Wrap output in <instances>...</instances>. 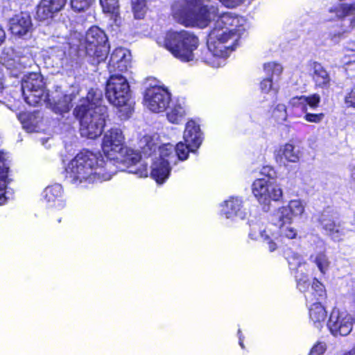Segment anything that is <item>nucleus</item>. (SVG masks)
<instances>
[{"label": "nucleus", "mask_w": 355, "mask_h": 355, "mask_svg": "<svg viewBox=\"0 0 355 355\" xmlns=\"http://www.w3.org/2000/svg\"><path fill=\"white\" fill-rule=\"evenodd\" d=\"M131 4L135 17L143 18L146 11V0H131Z\"/></svg>", "instance_id": "f704fd0d"}, {"label": "nucleus", "mask_w": 355, "mask_h": 355, "mask_svg": "<svg viewBox=\"0 0 355 355\" xmlns=\"http://www.w3.org/2000/svg\"><path fill=\"white\" fill-rule=\"evenodd\" d=\"M10 30L19 37H29L33 31L32 19L29 14L21 12L10 19Z\"/></svg>", "instance_id": "2eb2a0df"}, {"label": "nucleus", "mask_w": 355, "mask_h": 355, "mask_svg": "<svg viewBox=\"0 0 355 355\" xmlns=\"http://www.w3.org/2000/svg\"><path fill=\"white\" fill-rule=\"evenodd\" d=\"M105 96L114 106L128 116L132 110L130 89L127 78L122 74H111L107 82Z\"/></svg>", "instance_id": "0eeeda50"}, {"label": "nucleus", "mask_w": 355, "mask_h": 355, "mask_svg": "<svg viewBox=\"0 0 355 355\" xmlns=\"http://www.w3.org/2000/svg\"><path fill=\"white\" fill-rule=\"evenodd\" d=\"M173 146L167 144L159 148V155L153 154L151 159L150 175L158 184L163 183L169 176L171 165L176 164Z\"/></svg>", "instance_id": "6e6552de"}, {"label": "nucleus", "mask_w": 355, "mask_h": 355, "mask_svg": "<svg viewBox=\"0 0 355 355\" xmlns=\"http://www.w3.org/2000/svg\"><path fill=\"white\" fill-rule=\"evenodd\" d=\"M139 147L141 148L142 155L124 146L112 159L121 165L118 166L121 170H127L128 173L135 174L139 178H146L148 173L146 159L151 157L157 148L154 138L149 135L144 136L139 141Z\"/></svg>", "instance_id": "39448f33"}, {"label": "nucleus", "mask_w": 355, "mask_h": 355, "mask_svg": "<svg viewBox=\"0 0 355 355\" xmlns=\"http://www.w3.org/2000/svg\"><path fill=\"white\" fill-rule=\"evenodd\" d=\"M21 90L24 100L30 105L36 106L50 101L44 89L43 78L40 73H32L25 76L21 82Z\"/></svg>", "instance_id": "1a4fd4ad"}, {"label": "nucleus", "mask_w": 355, "mask_h": 355, "mask_svg": "<svg viewBox=\"0 0 355 355\" xmlns=\"http://www.w3.org/2000/svg\"><path fill=\"white\" fill-rule=\"evenodd\" d=\"M131 64V55L128 57H126L123 60L118 62L114 67V72L110 73L111 74H121L120 73H123L128 71V69L130 67Z\"/></svg>", "instance_id": "c9c22d12"}, {"label": "nucleus", "mask_w": 355, "mask_h": 355, "mask_svg": "<svg viewBox=\"0 0 355 355\" xmlns=\"http://www.w3.org/2000/svg\"><path fill=\"white\" fill-rule=\"evenodd\" d=\"M313 263L322 273H325L329 269L330 261L324 252H319L311 257Z\"/></svg>", "instance_id": "2f4dec72"}, {"label": "nucleus", "mask_w": 355, "mask_h": 355, "mask_svg": "<svg viewBox=\"0 0 355 355\" xmlns=\"http://www.w3.org/2000/svg\"><path fill=\"white\" fill-rule=\"evenodd\" d=\"M309 318L315 327H322L327 318L324 306L319 302L313 303L309 308Z\"/></svg>", "instance_id": "393cba45"}, {"label": "nucleus", "mask_w": 355, "mask_h": 355, "mask_svg": "<svg viewBox=\"0 0 355 355\" xmlns=\"http://www.w3.org/2000/svg\"><path fill=\"white\" fill-rule=\"evenodd\" d=\"M5 64L6 65V67H7L8 68H10V67H12V64L6 63V64Z\"/></svg>", "instance_id": "09e8293b"}, {"label": "nucleus", "mask_w": 355, "mask_h": 355, "mask_svg": "<svg viewBox=\"0 0 355 355\" xmlns=\"http://www.w3.org/2000/svg\"><path fill=\"white\" fill-rule=\"evenodd\" d=\"M304 211L305 202L303 200H291L286 205L276 208L270 214V221L278 229L277 232H271L259 220L251 221L249 236L255 241L262 239L270 252H274L278 248V242L297 237V230L293 226V218L301 216Z\"/></svg>", "instance_id": "7ed1b4c3"}, {"label": "nucleus", "mask_w": 355, "mask_h": 355, "mask_svg": "<svg viewBox=\"0 0 355 355\" xmlns=\"http://www.w3.org/2000/svg\"><path fill=\"white\" fill-rule=\"evenodd\" d=\"M301 155L302 153L299 147L291 143L279 146L278 150L275 151L276 159L280 162H283L285 160L288 162L295 163L300 160Z\"/></svg>", "instance_id": "4be33fe9"}, {"label": "nucleus", "mask_w": 355, "mask_h": 355, "mask_svg": "<svg viewBox=\"0 0 355 355\" xmlns=\"http://www.w3.org/2000/svg\"><path fill=\"white\" fill-rule=\"evenodd\" d=\"M221 214L227 218L234 219L236 217L243 218V201L239 198H230L221 205Z\"/></svg>", "instance_id": "412c9836"}, {"label": "nucleus", "mask_w": 355, "mask_h": 355, "mask_svg": "<svg viewBox=\"0 0 355 355\" xmlns=\"http://www.w3.org/2000/svg\"><path fill=\"white\" fill-rule=\"evenodd\" d=\"M345 101L348 106L355 107V84L346 94Z\"/></svg>", "instance_id": "a19ab883"}, {"label": "nucleus", "mask_w": 355, "mask_h": 355, "mask_svg": "<svg viewBox=\"0 0 355 355\" xmlns=\"http://www.w3.org/2000/svg\"><path fill=\"white\" fill-rule=\"evenodd\" d=\"M351 181L352 183L355 186V166L353 167L351 172Z\"/></svg>", "instance_id": "a18cd8bd"}, {"label": "nucleus", "mask_w": 355, "mask_h": 355, "mask_svg": "<svg viewBox=\"0 0 355 355\" xmlns=\"http://www.w3.org/2000/svg\"><path fill=\"white\" fill-rule=\"evenodd\" d=\"M351 355H355V346L349 351H348Z\"/></svg>", "instance_id": "de8ad7c7"}, {"label": "nucleus", "mask_w": 355, "mask_h": 355, "mask_svg": "<svg viewBox=\"0 0 355 355\" xmlns=\"http://www.w3.org/2000/svg\"><path fill=\"white\" fill-rule=\"evenodd\" d=\"M186 114L185 107L180 103L175 104L167 113L168 121L173 123H179Z\"/></svg>", "instance_id": "7c9ffc66"}, {"label": "nucleus", "mask_w": 355, "mask_h": 355, "mask_svg": "<svg viewBox=\"0 0 355 355\" xmlns=\"http://www.w3.org/2000/svg\"><path fill=\"white\" fill-rule=\"evenodd\" d=\"M183 138L191 150H196L202 141V134L199 125L192 120L188 121L186 124Z\"/></svg>", "instance_id": "a211bd4d"}, {"label": "nucleus", "mask_w": 355, "mask_h": 355, "mask_svg": "<svg viewBox=\"0 0 355 355\" xmlns=\"http://www.w3.org/2000/svg\"><path fill=\"white\" fill-rule=\"evenodd\" d=\"M329 12L334 14L327 18V20L332 21L335 19H343L345 17H352L350 18L349 27L353 29L355 28V2L353 3H341L329 9Z\"/></svg>", "instance_id": "6ab92c4d"}, {"label": "nucleus", "mask_w": 355, "mask_h": 355, "mask_svg": "<svg viewBox=\"0 0 355 355\" xmlns=\"http://www.w3.org/2000/svg\"><path fill=\"white\" fill-rule=\"evenodd\" d=\"M62 187L59 184L47 187L43 191V197L50 207L62 209L65 206L62 199Z\"/></svg>", "instance_id": "aec40b11"}, {"label": "nucleus", "mask_w": 355, "mask_h": 355, "mask_svg": "<svg viewBox=\"0 0 355 355\" xmlns=\"http://www.w3.org/2000/svg\"><path fill=\"white\" fill-rule=\"evenodd\" d=\"M86 53L93 62L99 64L104 61L109 52L107 38L103 30L98 26L91 27L86 33Z\"/></svg>", "instance_id": "9d476101"}, {"label": "nucleus", "mask_w": 355, "mask_h": 355, "mask_svg": "<svg viewBox=\"0 0 355 355\" xmlns=\"http://www.w3.org/2000/svg\"><path fill=\"white\" fill-rule=\"evenodd\" d=\"M104 12L111 14L116 17L119 14V0H100Z\"/></svg>", "instance_id": "72a5a7b5"}, {"label": "nucleus", "mask_w": 355, "mask_h": 355, "mask_svg": "<svg viewBox=\"0 0 355 355\" xmlns=\"http://www.w3.org/2000/svg\"><path fill=\"white\" fill-rule=\"evenodd\" d=\"M6 38V33L3 28L0 26V45L3 42Z\"/></svg>", "instance_id": "c03bdc74"}, {"label": "nucleus", "mask_w": 355, "mask_h": 355, "mask_svg": "<svg viewBox=\"0 0 355 355\" xmlns=\"http://www.w3.org/2000/svg\"><path fill=\"white\" fill-rule=\"evenodd\" d=\"M289 265L291 266V268H292V266L294 265L293 263H292L291 262H289Z\"/></svg>", "instance_id": "8fccbe9b"}, {"label": "nucleus", "mask_w": 355, "mask_h": 355, "mask_svg": "<svg viewBox=\"0 0 355 355\" xmlns=\"http://www.w3.org/2000/svg\"><path fill=\"white\" fill-rule=\"evenodd\" d=\"M173 153L176 157V162L178 160H186L188 157L189 152H194L191 150L190 146H189L185 142H180L174 148Z\"/></svg>", "instance_id": "473e14b6"}, {"label": "nucleus", "mask_w": 355, "mask_h": 355, "mask_svg": "<svg viewBox=\"0 0 355 355\" xmlns=\"http://www.w3.org/2000/svg\"><path fill=\"white\" fill-rule=\"evenodd\" d=\"M157 42L182 62L194 60V51L199 44L198 38L193 33L185 30L168 31L164 36L159 37Z\"/></svg>", "instance_id": "423d86ee"}, {"label": "nucleus", "mask_w": 355, "mask_h": 355, "mask_svg": "<svg viewBox=\"0 0 355 355\" xmlns=\"http://www.w3.org/2000/svg\"><path fill=\"white\" fill-rule=\"evenodd\" d=\"M8 166L5 162L4 155L0 151V205L5 204L7 200L5 189L8 183Z\"/></svg>", "instance_id": "bb28decb"}, {"label": "nucleus", "mask_w": 355, "mask_h": 355, "mask_svg": "<svg viewBox=\"0 0 355 355\" xmlns=\"http://www.w3.org/2000/svg\"><path fill=\"white\" fill-rule=\"evenodd\" d=\"M326 350V344L322 342H318L313 346L309 355H323Z\"/></svg>", "instance_id": "ea45409f"}, {"label": "nucleus", "mask_w": 355, "mask_h": 355, "mask_svg": "<svg viewBox=\"0 0 355 355\" xmlns=\"http://www.w3.org/2000/svg\"><path fill=\"white\" fill-rule=\"evenodd\" d=\"M252 191L263 208H268L271 201H280L284 196L283 189L279 183L266 178L255 180L252 185Z\"/></svg>", "instance_id": "9b49d317"}, {"label": "nucleus", "mask_w": 355, "mask_h": 355, "mask_svg": "<svg viewBox=\"0 0 355 355\" xmlns=\"http://www.w3.org/2000/svg\"><path fill=\"white\" fill-rule=\"evenodd\" d=\"M67 0H41L37 6L36 18L40 21H49L55 13L63 9Z\"/></svg>", "instance_id": "f3484780"}, {"label": "nucleus", "mask_w": 355, "mask_h": 355, "mask_svg": "<svg viewBox=\"0 0 355 355\" xmlns=\"http://www.w3.org/2000/svg\"><path fill=\"white\" fill-rule=\"evenodd\" d=\"M345 48L349 51H355V40H349L345 43Z\"/></svg>", "instance_id": "37998d69"}, {"label": "nucleus", "mask_w": 355, "mask_h": 355, "mask_svg": "<svg viewBox=\"0 0 355 355\" xmlns=\"http://www.w3.org/2000/svg\"><path fill=\"white\" fill-rule=\"evenodd\" d=\"M261 173L262 175H264L270 178L272 176V175L274 173V171L272 167L266 166H264L262 168V169L261 171Z\"/></svg>", "instance_id": "79ce46f5"}, {"label": "nucleus", "mask_w": 355, "mask_h": 355, "mask_svg": "<svg viewBox=\"0 0 355 355\" xmlns=\"http://www.w3.org/2000/svg\"><path fill=\"white\" fill-rule=\"evenodd\" d=\"M24 129L28 132L37 131L38 125L40 122V117L38 113L22 112L18 115Z\"/></svg>", "instance_id": "b1692460"}, {"label": "nucleus", "mask_w": 355, "mask_h": 355, "mask_svg": "<svg viewBox=\"0 0 355 355\" xmlns=\"http://www.w3.org/2000/svg\"><path fill=\"white\" fill-rule=\"evenodd\" d=\"M170 101V94L161 86H150L146 89L144 103L153 112H164L168 107Z\"/></svg>", "instance_id": "f8f14e48"}, {"label": "nucleus", "mask_w": 355, "mask_h": 355, "mask_svg": "<svg viewBox=\"0 0 355 355\" xmlns=\"http://www.w3.org/2000/svg\"><path fill=\"white\" fill-rule=\"evenodd\" d=\"M73 99V96L72 94H64L57 101H54L53 103L51 102V99L46 102H49L51 104L53 110L55 113L62 114L67 112L70 110L71 107V103Z\"/></svg>", "instance_id": "c85d7f7f"}, {"label": "nucleus", "mask_w": 355, "mask_h": 355, "mask_svg": "<svg viewBox=\"0 0 355 355\" xmlns=\"http://www.w3.org/2000/svg\"><path fill=\"white\" fill-rule=\"evenodd\" d=\"M311 67L313 69V79L315 85L320 88L328 87L331 79L327 71L318 62H313Z\"/></svg>", "instance_id": "5701e85b"}, {"label": "nucleus", "mask_w": 355, "mask_h": 355, "mask_svg": "<svg viewBox=\"0 0 355 355\" xmlns=\"http://www.w3.org/2000/svg\"><path fill=\"white\" fill-rule=\"evenodd\" d=\"M130 55L128 50L123 48L116 49L111 54L108 63V70L110 73L114 72V67L116 64L123 60L126 57Z\"/></svg>", "instance_id": "c756f323"}, {"label": "nucleus", "mask_w": 355, "mask_h": 355, "mask_svg": "<svg viewBox=\"0 0 355 355\" xmlns=\"http://www.w3.org/2000/svg\"><path fill=\"white\" fill-rule=\"evenodd\" d=\"M273 116L279 122L285 121L287 118V112L285 105H277L273 111Z\"/></svg>", "instance_id": "4c0bfd02"}, {"label": "nucleus", "mask_w": 355, "mask_h": 355, "mask_svg": "<svg viewBox=\"0 0 355 355\" xmlns=\"http://www.w3.org/2000/svg\"><path fill=\"white\" fill-rule=\"evenodd\" d=\"M239 345L240 346L243 348V339L241 338V336H239Z\"/></svg>", "instance_id": "49530a36"}, {"label": "nucleus", "mask_w": 355, "mask_h": 355, "mask_svg": "<svg viewBox=\"0 0 355 355\" xmlns=\"http://www.w3.org/2000/svg\"><path fill=\"white\" fill-rule=\"evenodd\" d=\"M102 101L101 92L91 89L75 107L73 114L80 121L83 137L95 139L101 135L107 116V109Z\"/></svg>", "instance_id": "20e7f679"}, {"label": "nucleus", "mask_w": 355, "mask_h": 355, "mask_svg": "<svg viewBox=\"0 0 355 355\" xmlns=\"http://www.w3.org/2000/svg\"><path fill=\"white\" fill-rule=\"evenodd\" d=\"M263 70L270 77L261 81L260 89L263 94L269 95L273 99L277 94L278 89L273 85L272 76H279L283 71V67L279 63L268 62L263 64Z\"/></svg>", "instance_id": "dca6fc26"}, {"label": "nucleus", "mask_w": 355, "mask_h": 355, "mask_svg": "<svg viewBox=\"0 0 355 355\" xmlns=\"http://www.w3.org/2000/svg\"><path fill=\"white\" fill-rule=\"evenodd\" d=\"M124 135L119 128H112L103 135L102 149L110 160H105L99 153L80 152L66 168V180L76 186L89 187L110 180L116 172L112 162L124 147Z\"/></svg>", "instance_id": "f03ea898"}, {"label": "nucleus", "mask_w": 355, "mask_h": 355, "mask_svg": "<svg viewBox=\"0 0 355 355\" xmlns=\"http://www.w3.org/2000/svg\"><path fill=\"white\" fill-rule=\"evenodd\" d=\"M94 0H71V8L76 11H83L87 9Z\"/></svg>", "instance_id": "e433bc0d"}, {"label": "nucleus", "mask_w": 355, "mask_h": 355, "mask_svg": "<svg viewBox=\"0 0 355 355\" xmlns=\"http://www.w3.org/2000/svg\"><path fill=\"white\" fill-rule=\"evenodd\" d=\"M305 266V263L298 264L295 275L297 288L300 291L305 293L304 296L306 301L311 302L314 300H318L320 297L324 296V288L317 279H313L311 285L307 275L302 273Z\"/></svg>", "instance_id": "ddd939ff"}, {"label": "nucleus", "mask_w": 355, "mask_h": 355, "mask_svg": "<svg viewBox=\"0 0 355 355\" xmlns=\"http://www.w3.org/2000/svg\"><path fill=\"white\" fill-rule=\"evenodd\" d=\"M320 102V96L319 94H314L311 96H301L292 98L291 103L293 105H302L303 112H306L307 105L311 108L315 109L318 107Z\"/></svg>", "instance_id": "a878e982"}, {"label": "nucleus", "mask_w": 355, "mask_h": 355, "mask_svg": "<svg viewBox=\"0 0 355 355\" xmlns=\"http://www.w3.org/2000/svg\"><path fill=\"white\" fill-rule=\"evenodd\" d=\"M218 15L216 7L205 5L201 0H182L172 6L173 19L185 27L205 28L218 17L207 38L210 55L207 62L216 68L225 65L235 42L248 27L244 17L232 12Z\"/></svg>", "instance_id": "f257e3e1"}, {"label": "nucleus", "mask_w": 355, "mask_h": 355, "mask_svg": "<svg viewBox=\"0 0 355 355\" xmlns=\"http://www.w3.org/2000/svg\"><path fill=\"white\" fill-rule=\"evenodd\" d=\"M320 223L323 228L334 239L338 240L343 234V230L340 227V225L336 224L333 220L329 218L327 214H323L322 215Z\"/></svg>", "instance_id": "cd10ccee"}, {"label": "nucleus", "mask_w": 355, "mask_h": 355, "mask_svg": "<svg viewBox=\"0 0 355 355\" xmlns=\"http://www.w3.org/2000/svg\"><path fill=\"white\" fill-rule=\"evenodd\" d=\"M327 326L334 336H347L352 330V318L346 311L334 309Z\"/></svg>", "instance_id": "4468645a"}, {"label": "nucleus", "mask_w": 355, "mask_h": 355, "mask_svg": "<svg viewBox=\"0 0 355 355\" xmlns=\"http://www.w3.org/2000/svg\"><path fill=\"white\" fill-rule=\"evenodd\" d=\"M304 113L305 114L304 119L309 123H319L324 117V114L323 113L313 114L307 112Z\"/></svg>", "instance_id": "58836bf2"}]
</instances>
